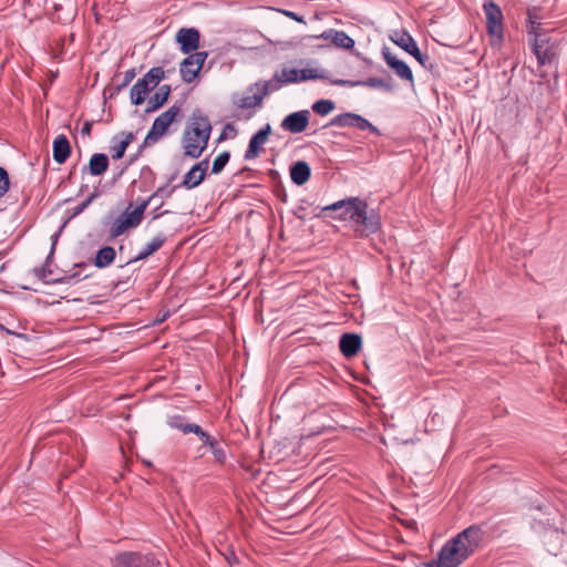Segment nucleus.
<instances>
[{"label":"nucleus","mask_w":567,"mask_h":567,"mask_svg":"<svg viewBox=\"0 0 567 567\" xmlns=\"http://www.w3.org/2000/svg\"><path fill=\"white\" fill-rule=\"evenodd\" d=\"M166 213H168V212H167V210H165V212H163V213L155 214V215H154V219L162 217V216H163L164 214H166Z\"/></svg>","instance_id":"50"},{"label":"nucleus","mask_w":567,"mask_h":567,"mask_svg":"<svg viewBox=\"0 0 567 567\" xmlns=\"http://www.w3.org/2000/svg\"><path fill=\"white\" fill-rule=\"evenodd\" d=\"M182 115V110L178 105H173L161 115H158L145 136L142 146H152L157 143L168 131L171 124Z\"/></svg>","instance_id":"6"},{"label":"nucleus","mask_w":567,"mask_h":567,"mask_svg":"<svg viewBox=\"0 0 567 567\" xmlns=\"http://www.w3.org/2000/svg\"><path fill=\"white\" fill-rule=\"evenodd\" d=\"M486 534V523L474 524L458 534L453 538L460 544L462 548L466 549L468 556L473 555L484 540Z\"/></svg>","instance_id":"8"},{"label":"nucleus","mask_w":567,"mask_h":567,"mask_svg":"<svg viewBox=\"0 0 567 567\" xmlns=\"http://www.w3.org/2000/svg\"><path fill=\"white\" fill-rule=\"evenodd\" d=\"M252 116V113L248 114L245 118L249 120Z\"/></svg>","instance_id":"55"},{"label":"nucleus","mask_w":567,"mask_h":567,"mask_svg":"<svg viewBox=\"0 0 567 567\" xmlns=\"http://www.w3.org/2000/svg\"><path fill=\"white\" fill-rule=\"evenodd\" d=\"M3 209H4V207H0V212L3 210Z\"/></svg>","instance_id":"57"},{"label":"nucleus","mask_w":567,"mask_h":567,"mask_svg":"<svg viewBox=\"0 0 567 567\" xmlns=\"http://www.w3.org/2000/svg\"><path fill=\"white\" fill-rule=\"evenodd\" d=\"M360 200L361 199L359 197H348L338 200L322 207L321 212L316 214V217L330 216L341 221H352V213L355 208H358Z\"/></svg>","instance_id":"7"},{"label":"nucleus","mask_w":567,"mask_h":567,"mask_svg":"<svg viewBox=\"0 0 567 567\" xmlns=\"http://www.w3.org/2000/svg\"><path fill=\"white\" fill-rule=\"evenodd\" d=\"M355 122H357L355 127L359 128L360 131H369L370 133L375 134L378 136L381 135L380 130L377 126H374L372 123H370L363 116L359 115L358 120H355Z\"/></svg>","instance_id":"41"},{"label":"nucleus","mask_w":567,"mask_h":567,"mask_svg":"<svg viewBox=\"0 0 567 567\" xmlns=\"http://www.w3.org/2000/svg\"><path fill=\"white\" fill-rule=\"evenodd\" d=\"M54 249H55V244L53 243L52 247H51V251H50V254H49V256L47 257V260H45V262H48V265L51 264V260H52V257H53V254H54Z\"/></svg>","instance_id":"48"},{"label":"nucleus","mask_w":567,"mask_h":567,"mask_svg":"<svg viewBox=\"0 0 567 567\" xmlns=\"http://www.w3.org/2000/svg\"><path fill=\"white\" fill-rule=\"evenodd\" d=\"M299 73L296 69H282L279 75L282 78V83H296L299 82Z\"/></svg>","instance_id":"43"},{"label":"nucleus","mask_w":567,"mask_h":567,"mask_svg":"<svg viewBox=\"0 0 567 567\" xmlns=\"http://www.w3.org/2000/svg\"><path fill=\"white\" fill-rule=\"evenodd\" d=\"M135 75H136L135 69L127 70L124 73V79H123L122 83L117 84L116 86H114L112 89V93L110 96L112 97L113 95L118 94L124 87H126L133 81Z\"/></svg>","instance_id":"40"},{"label":"nucleus","mask_w":567,"mask_h":567,"mask_svg":"<svg viewBox=\"0 0 567 567\" xmlns=\"http://www.w3.org/2000/svg\"><path fill=\"white\" fill-rule=\"evenodd\" d=\"M212 123L200 109H195L187 120L183 135L182 148L186 157L196 159L202 156L208 145Z\"/></svg>","instance_id":"1"},{"label":"nucleus","mask_w":567,"mask_h":567,"mask_svg":"<svg viewBox=\"0 0 567 567\" xmlns=\"http://www.w3.org/2000/svg\"><path fill=\"white\" fill-rule=\"evenodd\" d=\"M362 346V339L357 333H343L339 340L340 352L346 358H352L358 354Z\"/></svg>","instance_id":"20"},{"label":"nucleus","mask_w":567,"mask_h":567,"mask_svg":"<svg viewBox=\"0 0 567 567\" xmlns=\"http://www.w3.org/2000/svg\"><path fill=\"white\" fill-rule=\"evenodd\" d=\"M166 239H167V237L164 234H162V233L157 234L155 237L152 238V240L150 243H147L143 247V249L138 252L137 256H135L134 258L127 260L123 265H120V268H123V267H125L127 265H131L133 262H136V261L144 260V259L148 258L154 252H156L158 249H161V247L165 244Z\"/></svg>","instance_id":"21"},{"label":"nucleus","mask_w":567,"mask_h":567,"mask_svg":"<svg viewBox=\"0 0 567 567\" xmlns=\"http://www.w3.org/2000/svg\"><path fill=\"white\" fill-rule=\"evenodd\" d=\"M270 175H271V176H277V175H278V172H277V171L271 169V171H270Z\"/></svg>","instance_id":"52"},{"label":"nucleus","mask_w":567,"mask_h":567,"mask_svg":"<svg viewBox=\"0 0 567 567\" xmlns=\"http://www.w3.org/2000/svg\"><path fill=\"white\" fill-rule=\"evenodd\" d=\"M99 196L100 194L96 190H94L85 200H83L80 205L73 208L72 217H75L83 213L90 206V204Z\"/></svg>","instance_id":"44"},{"label":"nucleus","mask_w":567,"mask_h":567,"mask_svg":"<svg viewBox=\"0 0 567 567\" xmlns=\"http://www.w3.org/2000/svg\"><path fill=\"white\" fill-rule=\"evenodd\" d=\"M311 176L310 165L305 161H298L290 166V178L291 181L301 186L306 184Z\"/></svg>","instance_id":"27"},{"label":"nucleus","mask_w":567,"mask_h":567,"mask_svg":"<svg viewBox=\"0 0 567 567\" xmlns=\"http://www.w3.org/2000/svg\"><path fill=\"white\" fill-rule=\"evenodd\" d=\"M154 90L146 80L138 79L137 82L131 87L130 99L133 105H142L147 95Z\"/></svg>","instance_id":"26"},{"label":"nucleus","mask_w":567,"mask_h":567,"mask_svg":"<svg viewBox=\"0 0 567 567\" xmlns=\"http://www.w3.org/2000/svg\"><path fill=\"white\" fill-rule=\"evenodd\" d=\"M208 164H209L208 158H204L203 161H200L194 165L195 169L198 171V174H202L204 178H205L206 172L208 169Z\"/></svg>","instance_id":"45"},{"label":"nucleus","mask_w":567,"mask_h":567,"mask_svg":"<svg viewBox=\"0 0 567 567\" xmlns=\"http://www.w3.org/2000/svg\"><path fill=\"white\" fill-rule=\"evenodd\" d=\"M200 33L195 28H182L176 33V42L184 54H189L199 48Z\"/></svg>","instance_id":"17"},{"label":"nucleus","mask_w":567,"mask_h":567,"mask_svg":"<svg viewBox=\"0 0 567 567\" xmlns=\"http://www.w3.org/2000/svg\"><path fill=\"white\" fill-rule=\"evenodd\" d=\"M33 272L44 284H64V282H69V279L73 277V276H70V277H63V278H50V276L52 275V270L50 268V265H48V262H44V265L39 268H34Z\"/></svg>","instance_id":"30"},{"label":"nucleus","mask_w":567,"mask_h":567,"mask_svg":"<svg viewBox=\"0 0 567 567\" xmlns=\"http://www.w3.org/2000/svg\"><path fill=\"white\" fill-rule=\"evenodd\" d=\"M358 116H359V114L351 113V112L342 113V114L334 116L330 121L329 125L338 126V127H355L357 126L355 120H358Z\"/></svg>","instance_id":"33"},{"label":"nucleus","mask_w":567,"mask_h":567,"mask_svg":"<svg viewBox=\"0 0 567 567\" xmlns=\"http://www.w3.org/2000/svg\"><path fill=\"white\" fill-rule=\"evenodd\" d=\"M0 329L6 331L8 334H14V332H12L11 330L4 328L3 324H0Z\"/></svg>","instance_id":"49"},{"label":"nucleus","mask_w":567,"mask_h":567,"mask_svg":"<svg viewBox=\"0 0 567 567\" xmlns=\"http://www.w3.org/2000/svg\"><path fill=\"white\" fill-rule=\"evenodd\" d=\"M317 79H326V75L323 74V71H319L318 69H302L300 71L299 80L307 81V80H317Z\"/></svg>","instance_id":"42"},{"label":"nucleus","mask_w":567,"mask_h":567,"mask_svg":"<svg viewBox=\"0 0 567 567\" xmlns=\"http://www.w3.org/2000/svg\"><path fill=\"white\" fill-rule=\"evenodd\" d=\"M559 40L551 32L542 30L529 35L532 51L536 55L538 64L551 63L558 54Z\"/></svg>","instance_id":"4"},{"label":"nucleus","mask_w":567,"mask_h":567,"mask_svg":"<svg viewBox=\"0 0 567 567\" xmlns=\"http://www.w3.org/2000/svg\"><path fill=\"white\" fill-rule=\"evenodd\" d=\"M207 446L210 449L216 462H218L219 464H224L226 462V452L221 444L216 439Z\"/></svg>","instance_id":"39"},{"label":"nucleus","mask_w":567,"mask_h":567,"mask_svg":"<svg viewBox=\"0 0 567 567\" xmlns=\"http://www.w3.org/2000/svg\"><path fill=\"white\" fill-rule=\"evenodd\" d=\"M281 199H282V202L287 200V194L286 193H284V195H281Z\"/></svg>","instance_id":"53"},{"label":"nucleus","mask_w":567,"mask_h":567,"mask_svg":"<svg viewBox=\"0 0 567 567\" xmlns=\"http://www.w3.org/2000/svg\"><path fill=\"white\" fill-rule=\"evenodd\" d=\"M135 140L132 132H121L112 137L111 155L113 159L124 156L127 146Z\"/></svg>","instance_id":"23"},{"label":"nucleus","mask_w":567,"mask_h":567,"mask_svg":"<svg viewBox=\"0 0 567 567\" xmlns=\"http://www.w3.org/2000/svg\"><path fill=\"white\" fill-rule=\"evenodd\" d=\"M271 131L270 124H266L250 137L248 147L244 154L246 161L255 159L260 155L262 146L268 142Z\"/></svg>","instance_id":"15"},{"label":"nucleus","mask_w":567,"mask_h":567,"mask_svg":"<svg viewBox=\"0 0 567 567\" xmlns=\"http://www.w3.org/2000/svg\"><path fill=\"white\" fill-rule=\"evenodd\" d=\"M109 157L104 153H95L91 156L87 166H83L81 169L82 175L91 174L92 176H101L109 168Z\"/></svg>","instance_id":"22"},{"label":"nucleus","mask_w":567,"mask_h":567,"mask_svg":"<svg viewBox=\"0 0 567 567\" xmlns=\"http://www.w3.org/2000/svg\"><path fill=\"white\" fill-rule=\"evenodd\" d=\"M204 181L202 174H198V171L193 166L183 177L181 183V187H185L187 189H192L200 185Z\"/></svg>","instance_id":"35"},{"label":"nucleus","mask_w":567,"mask_h":567,"mask_svg":"<svg viewBox=\"0 0 567 567\" xmlns=\"http://www.w3.org/2000/svg\"><path fill=\"white\" fill-rule=\"evenodd\" d=\"M167 424L172 429L182 431L184 434H196L198 439L202 441V443L206 446L215 440L214 436L204 431L198 424L188 423L186 421V417L179 414L169 416L167 420Z\"/></svg>","instance_id":"13"},{"label":"nucleus","mask_w":567,"mask_h":567,"mask_svg":"<svg viewBox=\"0 0 567 567\" xmlns=\"http://www.w3.org/2000/svg\"><path fill=\"white\" fill-rule=\"evenodd\" d=\"M225 130H234V126L231 124H226Z\"/></svg>","instance_id":"51"},{"label":"nucleus","mask_w":567,"mask_h":567,"mask_svg":"<svg viewBox=\"0 0 567 567\" xmlns=\"http://www.w3.org/2000/svg\"><path fill=\"white\" fill-rule=\"evenodd\" d=\"M137 203L136 206L130 203L125 210L113 220L109 230L111 238H116L127 229L136 228L141 224L148 200L138 198Z\"/></svg>","instance_id":"3"},{"label":"nucleus","mask_w":567,"mask_h":567,"mask_svg":"<svg viewBox=\"0 0 567 567\" xmlns=\"http://www.w3.org/2000/svg\"><path fill=\"white\" fill-rule=\"evenodd\" d=\"M542 14H540V8L533 7L528 8L527 10V33L528 35H532L538 31L544 30L543 25L540 23Z\"/></svg>","instance_id":"29"},{"label":"nucleus","mask_w":567,"mask_h":567,"mask_svg":"<svg viewBox=\"0 0 567 567\" xmlns=\"http://www.w3.org/2000/svg\"><path fill=\"white\" fill-rule=\"evenodd\" d=\"M165 78V71L162 66H154L147 71V73L142 78V80H146L147 83L154 89L158 86L159 82Z\"/></svg>","instance_id":"36"},{"label":"nucleus","mask_w":567,"mask_h":567,"mask_svg":"<svg viewBox=\"0 0 567 567\" xmlns=\"http://www.w3.org/2000/svg\"><path fill=\"white\" fill-rule=\"evenodd\" d=\"M92 127H93V122L92 121H86L83 126H82V130H81V133L82 135H87L90 136L91 132H92Z\"/></svg>","instance_id":"46"},{"label":"nucleus","mask_w":567,"mask_h":567,"mask_svg":"<svg viewBox=\"0 0 567 567\" xmlns=\"http://www.w3.org/2000/svg\"><path fill=\"white\" fill-rule=\"evenodd\" d=\"M305 39H323L330 40L337 48L352 49L354 47V40L349 37L344 31L334 29H328L319 35H308Z\"/></svg>","instance_id":"19"},{"label":"nucleus","mask_w":567,"mask_h":567,"mask_svg":"<svg viewBox=\"0 0 567 567\" xmlns=\"http://www.w3.org/2000/svg\"><path fill=\"white\" fill-rule=\"evenodd\" d=\"M336 104L331 100H319L312 104V111L319 115H328L333 111Z\"/></svg>","instance_id":"37"},{"label":"nucleus","mask_w":567,"mask_h":567,"mask_svg":"<svg viewBox=\"0 0 567 567\" xmlns=\"http://www.w3.org/2000/svg\"><path fill=\"white\" fill-rule=\"evenodd\" d=\"M208 53L206 51L192 52L179 65V73L185 83H190L202 70Z\"/></svg>","instance_id":"11"},{"label":"nucleus","mask_w":567,"mask_h":567,"mask_svg":"<svg viewBox=\"0 0 567 567\" xmlns=\"http://www.w3.org/2000/svg\"><path fill=\"white\" fill-rule=\"evenodd\" d=\"M284 13L289 17L290 19L297 21V22H300V23H305V20H303V17L299 16L298 13L296 12H292V11H284Z\"/></svg>","instance_id":"47"},{"label":"nucleus","mask_w":567,"mask_h":567,"mask_svg":"<svg viewBox=\"0 0 567 567\" xmlns=\"http://www.w3.org/2000/svg\"><path fill=\"white\" fill-rule=\"evenodd\" d=\"M234 104L238 109H243V110L255 109L262 104V100L258 93H255L252 95L235 96Z\"/></svg>","instance_id":"32"},{"label":"nucleus","mask_w":567,"mask_h":567,"mask_svg":"<svg viewBox=\"0 0 567 567\" xmlns=\"http://www.w3.org/2000/svg\"><path fill=\"white\" fill-rule=\"evenodd\" d=\"M332 84L347 87L364 86L370 89H379L385 92H393L395 87L393 79L390 75L386 78H368L365 80L358 81L338 79L332 81Z\"/></svg>","instance_id":"12"},{"label":"nucleus","mask_w":567,"mask_h":567,"mask_svg":"<svg viewBox=\"0 0 567 567\" xmlns=\"http://www.w3.org/2000/svg\"><path fill=\"white\" fill-rule=\"evenodd\" d=\"M352 226L355 236L359 238H367L381 228V216L374 209L369 207L365 200H360L358 208L352 213Z\"/></svg>","instance_id":"2"},{"label":"nucleus","mask_w":567,"mask_h":567,"mask_svg":"<svg viewBox=\"0 0 567 567\" xmlns=\"http://www.w3.org/2000/svg\"><path fill=\"white\" fill-rule=\"evenodd\" d=\"M281 84H284L282 78L279 75V72H276L272 80L266 81L264 83H256V86L259 90V96H261V100H264L265 96H267L269 93L279 90Z\"/></svg>","instance_id":"31"},{"label":"nucleus","mask_w":567,"mask_h":567,"mask_svg":"<svg viewBox=\"0 0 567 567\" xmlns=\"http://www.w3.org/2000/svg\"><path fill=\"white\" fill-rule=\"evenodd\" d=\"M175 188L176 186L169 188L167 185L158 187L146 200H148V204H151L159 199L155 208L157 210L163 206L164 199L169 198L172 196Z\"/></svg>","instance_id":"34"},{"label":"nucleus","mask_w":567,"mask_h":567,"mask_svg":"<svg viewBox=\"0 0 567 567\" xmlns=\"http://www.w3.org/2000/svg\"><path fill=\"white\" fill-rule=\"evenodd\" d=\"M310 112L308 110H302L298 112H293L288 114L281 121V128L290 132L292 134H298L303 132L309 124Z\"/></svg>","instance_id":"16"},{"label":"nucleus","mask_w":567,"mask_h":567,"mask_svg":"<svg viewBox=\"0 0 567 567\" xmlns=\"http://www.w3.org/2000/svg\"><path fill=\"white\" fill-rule=\"evenodd\" d=\"M484 13L486 17V28L491 35H503V13L495 2L489 1L484 3Z\"/></svg>","instance_id":"14"},{"label":"nucleus","mask_w":567,"mask_h":567,"mask_svg":"<svg viewBox=\"0 0 567 567\" xmlns=\"http://www.w3.org/2000/svg\"><path fill=\"white\" fill-rule=\"evenodd\" d=\"M52 148L53 159L58 164L65 163L72 153L71 144L64 134H60L55 137Z\"/></svg>","instance_id":"24"},{"label":"nucleus","mask_w":567,"mask_h":567,"mask_svg":"<svg viewBox=\"0 0 567 567\" xmlns=\"http://www.w3.org/2000/svg\"><path fill=\"white\" fill-rule=\"evenodd\" d=\"M85 187H86L85 185H82V186L80 187V192H83V189H84Z\"/></svg>","instance_id":"56"},{"label":"nucleus","mask_w":567,"mask_h":567,"mask_svg":"<svg viewBox=\"0 0 567 567\" xmlns=\"http://www.w3.org/2000/svg\"><path fill=\"white\" fill-rule=\"evenodd\" d=\"M113 567H164L153 554L126 551L117 555L113 560Z\"/></svg>","instance_id":"10"},{"label":"nucleus","mask_w":567,"mask_h":567,"mask_svg":"<svg viewBox=\"0 0 567 567\" xmlns=\"http://www.w3.org/2000/svg\"><path fill=\"white\" fill-rule=\"evenodd\" d=\"M230 159V153L228 151H224L217 155V157L213 162L212 174H219L223 172L225 166Z\"/></svg>","instance_id":"38"},{"label":"nucleus","mask_w":567,"mask_h":567,"mask_svg":"<svg viewBox=\"0 0 567 567\" xmlns=\"http://www.w3.org/2000/svg\"><path fill=\"white\" fill-rule=\"evenodd\" d=\"M390 39L398 47H400L405 52L414 56L424 69L431 70L433 68L431 58L427 54H424L420 51L415 40L409 32H394V34L391 35Z\"/></svg>","instance_id":"9"},{"label":"nucleus","mask_w":567,"mask_h":567,"mask_svg":"<svg viewBox=\"0 0 567 567\" xmlns=\"http://www.w3.org/2000/svg\"><path fill=\"white\" fill-rule=\"evenodd\" d=\"M172 92V87L168 84H163L158 87V90L148 99L147 106L145 109L146 113H153L161 109L169 97Z\"/></svg>","instance_id":"25"},{"label":"nucleus","mask_w":567,"mask_h":567,"mask_svg":"<svg viewBox=\"0 0 567 567\" xmlns=\"http://www.w3.org/2000/svg\"><path fill=\"white\" fill-rule=\"evenodd\" d=\"M470 556L452 537L439 550L437 558L423 563L424 567H460Z\"/></svg>","instance_id":"5"},{"label":"nucleus","mask_w":567,"mask_h":567,"mask_svg":"<svg viewBox=\"0 0 567 567\" xmlns=\"http://www.w3.org/2000/svg\"><path fill=\"white\" fill-rule=\"evenodd\" d=\"M224 138H225V133H221V135L219 136V141H221Z\"/></svg>","instance_id":"54"},{"label":"nucleus","mask_w":567,"mask_h":567,"mask_svg":"<svg viewBox=\"0 0 567 567\" xmlns=\"http://www.w3.org/2000/svg\"><path fill=\"white\" fill-rule=\"evenodd\" d=\"M382 56L388 66L391 68L400 79L413 83L414 78L410 66L392 54L389 48L384 47L382 49Z\"/></svg>","instance_id":"18"},{"label":"nucleus","mask_w":567,"mask_h":567,"mask_svg":"<svg viewBox=\"0 0 567 567\" xmlns=\"http://www.w3.org/2000/svg\"><path fill=\"white\" fill-rule=\"evenodd\" d=\"M115 249L112 246H104L97 250L93 264L96 268H106L115 260Z\"/></svg>","instance_id":"28"}]
</instances>
